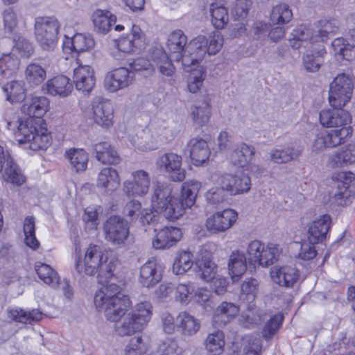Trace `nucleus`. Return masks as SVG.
<instances>
[{"label": "nucleus", "instance_id": "obj_1", "mask_svg": "<svg viewBox=\"0 0 355 355\" xmlns=\"http://www.w3.org/2000/svg\"><path fill=\"white\" fill-rule=\"evenodd\" d=\"M94 302L96 309L104 311L105 318L110 322H119L131 305L129 297L120 293L119 286L113 283L97 291Z\"/></svg>", "mask_w": 355, "mask_h": 355}, {"label": "nucleus", "instance_id": "obj_2", "mask_svg": "<svg viewBox=\"0 0 355 355\" xmlns=\"http://www.w3.org/2000/svg\"><path fill=\"white\" fill-rule=\"evenodd\" d=\"M117 261L115 258L107 257V253L104 252L97 245H89L87 248L84 259L80 257L76 259L75 269L79 274L87 275H98L105 279L113 276Z\"/></svg>", "mask_w": 355, "mask_h": 355}, {"label": "nucleus", "instance_id": "obj_3", "mask_svg": "<svg viewBox=\"0 0 355 355\" xmlns=\"http://www.w3.org/2000/svg\"><path fill=\"white\" fill-rule=\"evenodd\" d=\"M15 135L19 144L25 148L45 150L51 145V136L45 123H37L33 118L20 119Z\"/></svg>", "mask_w": 355, "mask_h": 355}, {"label": "nucleus", "instance_id": "obj_4", "mask_svg": "<svg viewBox=\"0 0 355 355\" xmlns=\"http://www.w3.org/2000/svg\"><path fill=\"white\" fill-rule=\"evenodd\" d=\"M171 188L166 184L157 183L153 187L151 196V206L156 213L162 214L171 220L183 215V207L178 198L172 196Z\"/></svg>", "mask_w": 355, "mask_h": 355}, {"label": "nucleus", "instance_id": "obj_5", "mask_svg": "<svg viewBox=\"0 0 355 355\" xmlns=\"http://www.w3.org/2000/svg\"><path fill=\"white\" fill-rule=\"evenodd\" d=\"M153 305L149 301L136 304L132 311L122 321L115 325V331L120 336H131L145 328L153 315Z\"/></svg>", "mask_w": 355, "mask_h": 355}, {"label": "nucleus", "instance_id": "obj_6", "mask_svg": "<svg viewBox=\"0 0 355 355\" xmlns=\"http://www.w3.org/2000/svg\"><path fill=\"white\" fill-rule=\"evenodd\" d=\"M223 39L218 31L212 32L208 37L205 35H198L191 40L188 44L187 51H195L193 58H184L185 64L196 65L202 60L206 53L216 54L222 48Z\"/></svg>", "mask_w": 355, "mask_h": 355}, {"label": "nucleus", "instance_id": "obj_7", "mask_svg": "<svg viewBox=\"0 0 355 355\" xmlns=\"http://www.w3.org/2000/svg\"><path fill=\"white\" fill-rule=\"evenodd\" d=\"M60 23L53 17H38L35 20L36 41L44 51H53L58 41Z\"/></svg>", "mask_w": 355, "mask_h": 355}, {"label": "nucleus", "instance_id": "obj_8", "mask_svg": "<svg viewBox=\"0 0 355 355\" xmlns=\"http://www.w3.org/2000/svg\"><path fill=\"white\" fill-rule=\"evenodd\" d=\"M354 83L345 73L338 75L330 84L329 102L332 107H343L351 99Z\"/></svg>", "mask_w": 355, "mask_h": 355}, {"label": "nucleus", "instance_id": "obj_9", "mask_svg": "<svg viewBox=\"0 0 355 355\" xmlns=\"http://www.w3.org/2000/svg\"><path fill=\"white\" fill-rule=\"evenodd\" d=\"M187 36L180 29L175 30L170 33L166 42V49L169 56L173 60L182 61L184 69L187 71H192L193 64H185L184 58H193L195 51H187L188 49Z\"/></svg>", "mask_w": 355, "mask_h": 355}, {"label": "nucleus", "instance_id": "obj_10", "mask_svg": "<svg viewBox=\"0 0 355 355\" xmlns=\"http://www.w3.org/2000/svg\"><path fill=\"white\" fill-rule=\"evenodd\" d=\"M105 238L112 245L121 248L125 245L130 234L128 221L118 216H110L103 226Z\"/></svg>", "mask_w": 355, "mask_h": 355}, {"label": "nucleus", "instance_id": "obj_11", "mask_svg": "<svg viewBox=\"0 0 355 355\" xmlns=\"http://www.w3.org/2000/svg\"><path fill=\"white\" fill-rule=\"evenodd\" d=\"M182 158L174 153H166L160 155L156 160L157 169L168 174V178L173 182H182L184 180L186 172L182 168Z\"/></svg>", "mask_w": 355, "mask_h": 355}, {"label": "nucleus", "instance_id": "obj_12", "mask_svg": "<svg viewBox=\"0 0 355 355\" xmlns=\"http://www.w3.org/2000/svg\"><path fill=\"white\" fill-rule=\"evenodd\" d=\"M150 176L143 169L132 171L130 178L123 182V191L128 197H143L149 191Z\"/></svg>", "mask_w": 355, "mask_h": 355}, {"label": "nucleus", "instance_id": "obj_13", "mask_svg": "<svg viewBox=\"0 0 355 355\" xmlns=\"http://www.w3.org/2000/svg\"><path fill=\"white\" fill-rule=\"evenodd\" d=\"M220 184L231 196L248 193L251 188V179L243 172L225 173L220 178Z\"/></svg>", "mask_w": 355, "mask_h": 355}, {"label": "nucleus", "instance_id": "obj_14", "mask_svg": "<svg viewBox=\"0 0 355 355\" xmlns=\"http://www.w3.org/2000/svg\"><path fill=\"white\" fill-rule=\"evenodd\" d=\"M135 72L125 67H119L109 71L104 79V87L110 92H116L132 84Z\"/></svg>", "mask_w": 355, "mask_h": 355}, {"label": "nucleus", "instance_id": "obj_15", "mask_svg": "<svg viewBox=\"0 0 355 355\" xmlns=\"http://www.w3.org/2000/svg\"><path fill=\"white\" fill-rule=\"evenodd\" d=\"M319 42L320 35H317L316 30L305 25L298 26L293 29L289 39V44L294 49H311L315 46V43Z\"/></svg>", "mask_w": 355, "mask_h": 355}, {"label": "nucleus", "instance_id": "obj_16", "mask_svg": "<svg viewBox=\"0 0 355 355\" xmlns=\"http://www.w3.org/2000/svg\"><path fill=\"white\" fill-rule=\"evenodd\" d=\"M238 214L232 209L218 211L207 218L205 223L207 230L212 234L224 232L236 221Z\"/></svg>", "mask_w": 355, "mask_h": 355}, {"label": "nucleus", "instance_id": "obj_17", "mask_svg": "<svg viewBox=\"0 0 355 355\" xmlns=\"http://www.w3.org/2000/svg\"><path fill=\"white\" fill-rule=\"evenodd\" d=\"M92 117L94 122L103 128L113 124L114 109L110 101L96 97L92 102Z\"/></svg>", "mask_w": 355, "mask_h": 355}, {"label": "nucleus", "instance_id": "obj_18", "mask_svg": "<svg viewBox=\"0 0 355 355\" xmlns=\"http://www.w3.org/2000/svg\"><path fill=\"white\" fill-rule=\"evenodd\" d=\"M3 170H4L3 178L6 181L17 185H21L24 182V177L10 155L0 146V172Z\"/></svg>", "mask_w": 355, "mask_h": 355}, {"label": "nucleus", "instance_id": "obj_19", "mask_svg": "<svg viewBox=\"0 0 355 355\" xmlns=\"http://www.w3.org/2000/svg\"><path fill=\"white\" fill-rule=\"evenodd\" d=\"M322 110L319 119L321 125L326 128L341 127L351 121L349 113L343 107Z\"/></svg>", "mask_w": 355, "mask_h": 355}, {"label": "nucleus", "instance_id": "obj_20", "mask_svg": "<svg viewBox=\"0 0 355 355\" xmlns=\"http://www.w3.org/2000/svg\"><path fill=\"white\" fill-rule=\"evenodd\" d=\"M49 107V101L45 96H34L26 101L21 107L23 113L26 118H33L37 123H44L42 116L47 112Z\"/></svg>", "mask_w": 355, "mask_h": 355}, {"label": "nucleus", "instance_id": "obj_21", "mask_svg": "<svg viewBox=\"0 0 355 355\" xmlns=\"http://www.w3.org/2000/svg\"><path fill=\"white\" fill-rule=\"evenodd\" d=\"M73 82L77 90L89 94L95 85L94 69L89 65H79L73 70Z\"/></svg>", "mask_w": 355, "mask_h": 355}, {"label": "nucleus", "instance_id": "obj_22", "mask_svg": "<svg viewBox=\"0 0 355 355\" xmlns=\"http://www.w3.org/2000/svg\"><path fill=\"white\" fill-rule=\"evenodd\" d=\"M270 277L272 281L281 286L292 288L299 280L300 272L293 266H275L271 268Z\"/></svg>", "mask_w": 355, "mask_h": 355}, {"label": "nucleus", "instance_id": "obj_23", "mask_svg": "<svg viewBox=\"0 0 355 355\" xmlns=\"http://www.w3.org/2000/svg\"><path fill=\"white\" fill-rule=\"evenodd\" d=\"M195 263L204 281L209 282L214 277L217 267L212 261V254L210 250L205 248H200L197 253Z\"/></svg>", "mask_w": 355, "mask_h": 355}, {"label": "nucleus", "instance_id": "obj_24", "mask_svg": "<svg viewBox=\"0 0 355 355\" xmlns=\"http://www.w3.org/2000/svg\"><path fill=\"white\" fill-rule=\"evenodd\" d=\"M120 177L118 171L111 167L102 168L98 174L96 186L106 194H112L120 186Z\"/></svg>", "mask_w": 355, "mask_h": 355}, {"label": "nucleus", "instance_id": "obj_25", "mask_svg": "<svg viewBox=\"0 0 355 355\" xmlns=\"http://www.w3.org/2000/svg\"><path fill=\"white\" fill-rule=\"evenodd\" d=\"M187 150L193 163L199 166L206 162L210 156V149L207 142L200 137L191 139L187 144Z\"/></svg>", "mask_w": 355, "mask_h": 355}, {"label": "nucleus", "instance_id": "obj_26", "mask_svg": "<svg viewBox=\"0 0 355 355\" xmlns=\"http://www.w3.org/2000/svg\"><path fill=\"white\" fill-rule=\"evenodd\" d=\"M72 89L73 85L70 79L64 75L49 79L42 86L44 92L53 96L66 97L71 94Z\"/></svg>", "mask_w": 355, "mask_h": 355}, {"label": "nucleus", "instance_id": "obj_27", "mask_svg": "<svg viewBox=\"0 0 355 355\" xmlns=\"http://www.w3.org/2000/svg\"><path fill=\"white\" fill-rule=\"evenodd\" d=\"M331 218L328 214L321 216L311 223L308 230V240L312 243L322 242L331 227Z\"/></svg>", "mask_w": 355, "mask_h": 355}, {"label": "nucleus", "instance_id": "obj_28", "mask_svg": "<svg viewBox=\"0 0 355 355\" xmlns=\"http://www.w3.org/2000/svg\"><path fill=\"white\" fill-rule=\"evenodd\" d=\"M182 237L180 229L174 227H166L160 230L153 240V246L155 249L168 248L174 245Z\"/></svg>", "mask_w": 355, "mask_h": 355}, {"label": "nucleus", "instance_id": "obj_29", "mask_svg": "<svg viewBox=\"0 0 355 355\" xmlns=\"http://www.w3.org/2000/svg\"><path fill=\"white\" fill-rule=\"evenodd\" d=\"M6 315L9 322L21 324H31L42 318V313L38 309L26 311L19 307H8L6 310Z\"/></svg>", "mask_w": 355, "mask_h": 355}, {"label": "nucleus", "instance_id": "obj_30", "mask_svg": "<svg viewBox=\"0 0 355 355\" xmlns=\"http://www.w3.org/2000/svg\"><path fill=\"white\" fill-rule=\"evenodd\" d=\"M239 308L232 302H223L214 312V324L223 327L232 320L239 313Z\"/></svg>", "mask_w": 355, "mask_h": 355}, {"label": "nucleus", "instance_id": "obj_31", "mask_svg": "<svg viewBox=\"0 0 355 355\" xmlns=\"http://www.w3.org/2000/svg\"><path fill=\"white\" fill-rule=\"evenodd\" d=\"M178 329L184 337H191L200 330V320L187 311L180 312L177 316Z\"/></svg>", "mask_w": 355, "mask_h": 355}, {"label": "nucleus", "instance_id": "obj_32", "mask_svg": "<svg viewBox=\"0 0 355 355\" xmlns=\"http://www.w3.org/2000/svg\"><path fill=\"white\" fill-rule=\"evenodd\" d=\"M255 154V148L245 143L238 144L230 155L229 159L234 166L245 168L248 166Z\"/></svg>", "mask_w": 355, "mask_h": 355}, {"label": "nucleus", "instance_id": "obj_33", "mask_svg": "<svg viewBox=\"0 0 355 355\" xmlns=\"http://www.w3.org/2000/svg\"><path fill=\"white\" fill-rule=\"evenodd\" d=\"M162 275L157 270L155 260H149L140 268L139 282L143 286L150 288L161 281Z\"/></svg>", "mask_w": 355, "mask_h": 355}, {"label": "nucleus", "instance_id": "obj_34", "mask_svg": "<svg viewBox=\"0 0 355 355\" xmlns=\"http://www.w3.org/2000/svg\"><path fill=\"white\" fill-rule=\"evenodd\" d=\"M200 188L201 183L194 180H187L182 184L181 196L178 198V201L182 205L183 214L186 209L194 205Z\"/></svg>", "mask_w": 355, "mask_h": 355}, {"label": "nucleus", "instance_id": "obj_35", "mask_svg": "<svg viewBox=\"0 0 355 355\" xmlns=\"http://www.w3.org/2000/svg\"><path fill=\"white\" fill-rule=\"evenodd\" d=\"M153 66L157 67L158 71L164 76L172 77L175 73V67L172 58L161 49H155L151 55Z\"/></svg>", "mask_w": 355, "mask_h": 355}, {"label": "nucleus", "instance_id": "obj_36", "mask_svg": "<svg viewBox=\"0 0 355 355\" xmlns=\"http://www.w3.org/2000/svg\"><path fill=\"white\" fill-rule=\"evenodd\" d=\"M189 116L194 124L202 127L207 125L211 116V106L207 100L196 102L189 110Z\"/></svg>", "mask_w": 355, "mask_h": 355}, {"label": "nucleus", "instance_id": "obj_37", "mask_svg": "<svg viewBox=\"0 0 355 355\" xmlns=\"http://www.w3.org/2000/svg\"><path fill=\"white\" fill-rule=\"evenodd\" d=\"M208 355H221L225 350V334L219 329L207 334L203 343Z\"/></svg>", "mask_w": 355, "mask_h": 355}, {"label": "nucleus", "instance_id": "obj_38", "mask_svg": "<svg viewBox=\"0 0 355 355\" xmlns=\"http://www.w3.org/2000/svg\"><path fill=\"white\" fill-rule=\"evenodd\" d=\"M96 159L103 164H117L120 158L117 152L106 141H101L94 145Z\"/></svg>", "mask_w": 355, "mask_h": 355}, {"label": "nucleus", "instance_id": "obj_39", "mask_svg": "<svg viewBox=\"0 0 355 355\" xmlns=\"http://www.w3.org/2000/svg\"><path fill=\"white\" fill-rule=\"evenodd\" d=\"M303 64L306 71L309 72L317 71L323 62V56L326 54L324 48L322 46H314L306 49L304 53Z\"/></svg>", "mask_w": 355, "mask_h": 355}, {"label": "nucleus", "instance_id": "obj_40", "mask_svg": "<svg viewBox=\"0 0 355 355\" xmlns=\"http://www.w3.org/2000/svg\"><path fill=\"white\" fill-rule=\"evenodd\" d=\"M302 148L287 146L284 148L279 147L271 150L270 157L272 161L277 164H283L297 159L302 154Z\"/></svg>", "mask_w": 355, "mask_h": 355}, {"label": "nucleus", "instance_id": "obj_41", "mask_svg": "<svg viewBox=\"0 0 355 355\" xmlns=\"http://www.w3.org/2000/svg\"><path fill=\"white\" fill-rule=\"evenodd\" d=\"M116 20V16L108 10H96L92 15L94 28L99 33H108Z\"/></svg>", "mask_w": 355, "mask_h": 355}, {"label": "nucleus", "instance_id": "obj_42", "mask_svg": "<svg viewBox=\"0 0 355 355\" xmlns=\"http://www.w3.org/2000/svg\"><path fill=\"white\" fill-rule=\"evenodd\" d=\"M141 42V30L138 26H133L131 33L121 37L117 40L116 44L119 51L130 53L139 46Z\"/></svg>", "mask_w": 355, "mask_h": 355}, {"label": "nucleus", "instance_id": "obj_43", "mask_svg": "<svg viewBox=\"0 0 355 355\" xmlns=\"http://www.w3.org/2000/svg\"><path fill=\"white\" fill-rule=\"evenodd\" d=\"M355 179V175L352 172L340 171L332 175L333 191L335 197L342 198L347 191L350 182Z\"/></svg>", "mask_w": 355, "mask_h": 355}, {"label": "nucleus", "instance_id": "obj_44", "mask_svg": "<svg viewBox=\"0 0 355 355\" xmlns=\"http://www.w3.org/2000/svg\"><path fill=\"white\" fill-rule=\"evenodd\" d=\"M228 268L233 281H237L247 270L245 254L239 251L232 252L230 257Z\"/></svg>", "mask_w": 355, "mask_h": 355}, {"label": "nucleus", "instance_id": "obj_45", "mask_svg": "<svg viewBox=\"0 0 355 355\" xmlns=\"http://www.w3.org/2000/svg\"><path fill=\"white\" fill-rule=\"evenodd\" d=\"M2 88L6 94V99L11 103L22 101L26 97L23 81L12 80L3 85Z\"/></svg>", "mask_w": 355, "mask_h": 355}, {"label": "nucleus", "instance_id": "obj_46", "mask_svg": "<svg viewBox=\"0 0 355 355\" xmlns=\"http://www.w3.org/2000/svg\"><path fill=\"white\" fill-rule=\"evenodd\" d=\"M66 157L76 172H83L87 168L88 155L83 149H70L66 152Z\"/></svg>", "mask_w": 355, "mask_h": 355}, {"label": "nucleus", "instance_id": "obj_47", "mask_svg": "<svg viewBox=\"0 0 355 355\" xmlns=\"http://www.w3.org/2000/svg\"><path fill=\"white\" fill-rule=\"evenodd\" d=\"M35 270L39 278L45 284L56 288L59 286V278L58 273L50 266L37 262L35 264Z\"/></svg>", "mask_w": 355, "mask_h": 355}, {"label": "nucleus", "instance_id": "obj_48", "mask_svg": "<svg viewBox=\"0 0 355 355\" xmlns=\"http://www.w3.org/2000/svg\"><path fill=\"white\" fill-rule=\"evenodd\" d=\"M46 78V69L39 64L31 62L26 67L25 78L30 85L37 86L42 83Z\"/></svg>", "mask_w": 355, "mask_h": 355}, {"label": "nucleus", "instance_id": "obj_49", "mask_svg": "<svg viewBox=\"0 0 355 355\" xmlns=\"http://www.w3.org/2000/svg\"><path fill=\"white\" fill-rule=\"evenodd\" d=\"M148 128L159 145L166 144L170 140L171 131L164 121H152Z\"/></svg>", "mask_w": 355, "mask_h": 355}, {"label": "nucleus", "instance_id": "obj_50", "mask_svg": "<svg viewBox=\"0 0 355 355\" xmlns=\"http://www.w3.org/2000/svg\"><path fill=\"white\" fill-rule=\"evenodd\" d=\"M19 61L10 55H5L0 58V82L12 78L17 72Z\"/></svg>", "mask_w": 355, "mask_h": 355}, {"label": "nucleus", "instance_id": "obj_51", "mask_svg": "<svg viewBox=\"0 0 355 355\" xmlns=\"http://www.w3.org/2000/svg\"><path fill=\"white\" fill-rule=\"evenodd\" d=\"M209 12L211 22L216 29H222L229 21V15L227 9L223 6L212 3L210 6Z\"/></svg>", "mask_w": 355, "mask_h": 355}, {"label": "nucleus", "instance_id": "obj_52", "mask_svg": "<svg viewBox=\"0 0 355 355\" xmlns=\"http://www.w3.org/2000/svg\"><path fill=\"white\" fill-rule=\"evenodd\" d=\"M1 17L5 33H15L19 22L17 11L12 8H7L1 12Z\"/></svg>", "mask_w": 355, "mask_h": 355}, {"label": "nucleus", "instance_id": "obj_53", "mask_svg": "<svg viewBox=\"0 0 355 355\" xmlns=\"http://www.w3.org/2000/svg\"><path fill=\"white\" fill-rule=\"evenodd\" d=\"M136 147L142 151H150L157 149L159 144L155 139L148 128L143 130L137 139L135 140Z\"/></svg>", "mask_w": 355, "mask_h": 355}, {"label": "nucleus", "instance_id": "obj_54", "mask_svg": "<svg viewBox=\"0 0 355 355\" xmlns=\"http://www.w3.org/2000/svg\"><path fill=\"white\" fill-rule=\"evenodd\" d=\"M193 255L187 251L180 252L173 265V272L176 275H182L191 268L193 265Z\"/></svg>", "mask_w": 355, "mask_h": 355}, {"label": "nucleus", "instance_id": "obj_55", "mask_svg": "<svg viewBox=\"0 0 355 355\" xmlns=\"http://www.w3.org/2000/svg\"><path fill=\"white\" fill-rule=\"evenodd\" d=\"M72 51L76 53L90 50L94 46V41L89 34L77 33L71 41Z\"/></svg>", "mask_w": 355, "mask_h": 355}, {"label": "nucleus", "instance_id": "obj_56", "mask_svg": "<svg viewBox=\"0 0 355 355\" xmlns=\"http://www.w3.org/2000/svg\"><path fill=\"white\" fill-rule=\"evenodd\" d=\"M284 320L283 315L278 313L270 317L265 323L261 334L266 340L271 339L279 331Z\"/></svg>", "mask_w": 355, "mask_h": 355}, {"label": "nucleus", "instance_id": "obj_57", "mask_svg": "<svg viewBox=\"0 0 355 355\" xmlns=\"http://www.w3.org/2000/svg\"><path fill=\"white\" fill-rule=\"evenodd\" d=\"M293 17V13L289 6L285 3H281L275 6L270 15V19L276 24H284L289 22Z\"/></svg>", "mask_w": 355, "mask_h": 355}, {"label": "nucleus", "instance_id": "obj_58", "mask_svg": "<svg viewBox=\"0 0 355 355\" xmlns=\"http://www.w3.org/2000/svg\"><path fill=\"white\" fill-rule=\"evenodd\" d=\"M327 147L334 148L345 142V138L351 134L349 128L343 127L340 129L324 132Z\"/></svg>", "mask_w": 355, "mask_h": 355}, {"label": "nucleus", "instance_id": "obj_59", "mask_svg": "<svg viewBox=\"0 0 355 355\" xmlns=\"http://www.w3.org/2000/svg\"><path fill=\"white\" fill-rule=\"evenodd\" d=\"M279 254L280 250L277 245L274 243L265 245L259 264L264 267L272 265L278 260Z\"/></svg>", "mask_w": 355, "mask_h": 355}, {"label": "nucleus", "instance_id": "obj_60", "mask_svg": "<svg viewBox=\"0 0 355 355\" xmlns=\"http://www.w3.org/2000/svg\"><path fill=\"white\" fill-rule=\"evenodd\" d=\"M149 347L147 339L141 336L132 338L125 347V355H144Z\"/></svg>", "mask_w": 355, "mask_h": 355}, {"label": "nucleus", "instance_id": "obj_61", "mask_svg": "<svg viewBox=\"0 0 355 355\" xmlns=\"http://www.w3.org/2000/svg\"><path fill=\"white\" fill-rule=\"evenodd\" d=\"M261 340L257 336L248 335L243 338V355H259Z\"/></svg>", "mask_w": 355, "mask_h": 355}, {"label": "nucleus", "instance_id": "obj_62", "mask_svg": "<svg viewBox=\"0 0 355 355\" xmlns=\"http://www.w3.org/2000/svg\"><path fill=\"white\" fill-rule=\"evenodd\" d=\"M193 290V284L190 282L188 284H179L174 288L175 301L182 305L188 304L191 299V291Z\"/></svg>", "mask_w": 355, "mask_h": 355}, {"label": "nucleus", "instance_id": "obj_63", "mask_svg": "<svg viewBox=\"0 0 355 355\" xmlns=\"http://www.w3.org/2000/svg\"><path fill=\"white\" fill-rule=\"evenodd\" d=\"M226 189L222 185L220 187H213L205 194L206 200L212 205L220 204L227 200Z\"/></svg>", "mask_w": 355, "mask_h": 355}, {"label": "nucleus", "instance_id": "obj_64", "mask_svg": "<svg viewBox=\"0 0 355 355\" xmlns=\"http://www.w3.org/2000/svg\"><path fill=\"white\" fill-rule=\"evenodd\" d=\"M178 343L173 338H166L159 343L154 355H176Z\"/></svg>", "mask_w": 355, "mask_h": 355}]
</instances>
